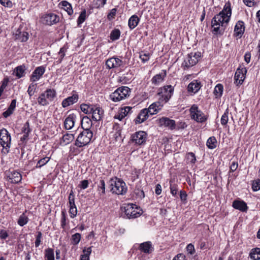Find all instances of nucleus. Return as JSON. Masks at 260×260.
Here are the masks:
<instances>
[{"label": "nucleus", "mask_w": 260, "mask_h": 260, "mask_svg": "<svg viewBox=\"0 0 260 260\" xmlns=\"http://www.w3.org/2000/svg\"><path fill=\"white\" fill-rule=\"evenodd\" d=\"M232 15L231 3L228 2L225 3L223 10L216 14L212 19L211 24L217 23L226 26L229 22Z\"/></svg>", "instance_id": "f257e3e1"}, {"label": "nucleus", "mask_w": 260, "mask_h": 260, "mask_svg": "<svg viewBox=\"0 0 260 260\" xmlns=\"http://www.w3.org/2000/svg\"><path fill=\"white\" fill-rule=\"evenodd\" d=\"M109 188L113 193L118 195H123L127 191V187L125 183L120 179H115L111 178L109 182Z\"/></svg>", "instance_id": "f03ea898"}, {"label": "nucleus", "mask_w": 260, "mask_h": 260, "mask_svg": "<svg viewBox=\"0 0 260 260\" xmlns=\"http://www.w3.org/2000/svg\"><path fill=\"white\" fill-rule=\"evenodd\" d=\"M121 211L124 212V217L131 219L140 216L142 213L136 204H128L121 208Z\"/></svg>", "instance_id": "7ed1b4c3"}, {"label": "nucleus", "mask_w": 260, "mask_h": 260, "mask_svg": "<svg viewBox=\"0 0 260 260\" xmlns=\"http://www.w3.org/2000/svg\"><path fill=\"white\" fill-rule=\"evenodd\" d=\"M131 89L127 86L118 87L110 95V99L114 102H119L129 96Z\"/></svg>", "instance_id": "20e7f679"}, {"label": "nucleus", "mask_w": 260, "mask_h": 260, "mask_svg": "<svg viewBox=\"0 0 260 260\" xmlns=\"http://www.w3.org/2000/svg\"><path fill=\"white\" fill-rule=\"evenodd\" d=\"M93 137L91 131H83L80 133L75 142V145L81 148L89 144Z\"/></svg>", "instance_id": "39448f33"}, {"label": "nucleus", "mask_w": 260, "mask_h": 260, "mask_svg": "<svg viewBox=\"0 0 260 260\" xmlns=\"http://www.w3.org/2000/svg\"><path fill=\"white\" fill-rule=\"evenodd\" d=\"M11 137L10 133L5 128L0 130V144L3 147L2 152L7 154L11 147Z\"/></svg>", "instance_id": "423d86ee"}, {"label": "nucleus", "mask_w": 260, "mask_h": 260, "mask_svg": "<svg viewBox=\"0 0 260 260\" xmlns=\"http://www.w3.org/2000/svg\"><path fill=\"white\" fill-rule=\"evenodd\" d=\"M190 117L191 119L198 122L202 123L207 120V117L202 111L199 109L196 105H193L190 110Z\"/></svg>", "instance_id": "0eeeda50"}, {"label": "nucleus", "mask_w": 260, "mask_h": 260, "mask_svg": "<svg viewBox=\"0 0 260 260\" xmlns=\"http://www.w3.org/2000/svg\"><path fill=\"white\" fill-rule=\"evenodd\" d=\"M159 90L158 95L161 96L159 100L166 103L171 98L174 91V88L171 85H167L160 88Z\"/></svg>", "instance_id": "6e6552de"}, {"label": "nucleus", "mask_w": 260, "mask_h": 260, "mask_svg": "<svg viewBox=\"0 0 260 260\" xmlns=\"http://www.w3.org/2000/svg\"><path fill=\"white\" fill-rule=\"evenodd\" d=\"M247 69L244 67L240 66L236 70L235 74V83L237 85H241L243 83L246 77Z\"/></svg>", "instance_id": "1a4fd4ad"}, {"label": "nucleus", "mask_w": 260, "mask_h": 260, "mask_svg": "<svg viewBox=\"0 0 260 260\" xmlns=\"http://www.w3.org/2000/svg\"><path fill=\"white\" fill-rule=\"evenodd\" d=\"M147 134L144 131H139L134 133L132 136V141L136 144H144L146 141Z\"/></svg>", "instance_id": "9d476101"}, {"label": "nucleus", "mask_w": 260, "mask_h": 260, "mask_svg": "<svg viewBox=\"0 0 260 260\" xmlns=\"http://www.w3.org/2000/svg\"><path fill=\"white\" fill-rule=\"evenodd\" d=\"M8 180L12 183H18L21 181V175L19 172L15 170H9L6 172Z\"/></svg>", "instance_id": "9b49d317"}, {"label": "nucleus", "mask_w": 260, "mask_h": 260, "mask_svg": "<svg viewBox=\"0 0 260 260\" xmlns=\"http://www.w3.org/2000/svg\"><path fill=\"white\" fill-rule=\"evenodd\" d=\"M197 53H190L187 55V58L184 60L182 64L184 67L188 68L195 65L198 61Z\"/></svg>", "instance_id": "f8f14e48"}, {"label": "nucleus", "mask_w": 260, "mask_h": 260, "mask_svg": "<svg viewBox=\"0 0 260 260\" xmlns=\"http://www.w3.org/2000/svg\"><path fill=\"white\" fill-rule=\"evenodd\" d=\"M92 110V118L95 121H99L102 119L104 116V110L100 106L94 105Z\"/></svg>", "instance_id": "ddd939ff"}, {"label": "nucleus", "mask_w": 260, "mask_h": 260, "mask_svg": "<svg viewBox=\"0 0 260 260\" xmlns=\"http://www.w3.org/2000/svg\"><path fill=\"white\" fill-rule=\"evenodd\" d=\"M123 61L117 57H111L107 60L106 65L109 69L116 68L122 66Z\"/></svg>", "instance_id": "4468645a"}, {"label": "nucleus", "mask_w": 260, "mask_h": 260, "mask_svg": "<svg viewBox=\"0 0 260 260\" xmlns=\"http://www.w3.org/2000/svg\"><path fill=\"white\" fill-rule=\"evenodd\" d=\"M21 131L23 135L20 138V141L25 145L29 139V135L31 131L28 121L24 123Z\"/></svg>", "instance_id": "2eb2a0df"}, {"label": "nucleus", "mask_w": 260, "mask_h": 260, "mask_svg": "<svg viewBox=\"0 0 260 260\" xmlns=\"http://www.w3.org/2000/svg\"><path fill=\"white\" fill-rule=\"evenodd\" d=\"M45 68L43 66H40L35 69L30 76V81L35 82L39 80L44 74Z\"/></svg>", "instance_id": "dca6fc26"}, {"label": "nucleus", "mask_w": 260, "mask_h": 260, "mask_svg": "<svg viewBox=\"0 0 260 260\" xmlns=\"http://www.w3.org/2000/svg\"><path fill=\"white\" fill-rule=\"evenodd\" d=\"M159 121L160 125L168 127L172 130L175 128L176 123L174 120L170 119L168 117H162L159 119Z\"/></svg>", "instance_id": "f3484780"}, {"label": "nucleus", "mask_w": 260, "mask_h": 260, "mask_svg": "<svg viewBox=\"0 0 260 260\" xmlns=\"http://www.w3.org/2000/svg\"><path fill=\"white\" fill-rule=\"evenodd\" d=\"M76 117V114H71L66 118L64 121V125L66 129H71L73 128L74 126Z\"/></svg>", "instance_id": "a211bd4d"}, {"label": "nucleus", "mask_w": 260, "mask_h": 260, "mask_svg": "<svg viewBox=\"0 0 260 260\" xmlns=\"http://www.w3.org/2000/svg\"><path fill=\"white\" fill-rule=\"evenodd\" d=\"M78 100V94H75L64 99L61 103L62 106L66 108L76 103Z\"/></svg>", "instance_id": "6ab92c4d"}, {"label": "nucleus", "mask_w": 260, "mask_h": 260, "mask_svg": "<svg viewBox=\"0 0 260 260\" xmlns=\"http://www.w3.org/2000/svg\"><path fill=\"white\" fill-rule=\"evenodd\" d=\"M232 206L242 212H246L248 209L246 203L243 201L235 200L233 202Z\"/></svg>", "instance_id": "aec40b11"}, {"label": "nucleus", "mask_w": 260, "mask_h": 260, "mask_svg": "<svg viewBox=\"0 0 260 260\" xmlns=\"http://www.w3.org/2000/svg\"><path fill=\"white\" fill-rule=\"evenodd\" d=\"M29 35L26 31H21L19 29H18L14 34L15 39L18 40L21 42H24L28 39Z\"/></svg>", "instance_id": "412c9836"}, {"label": "nucleus", "mask_w": 260, "mask_h": 260, "mask_svg": "<svg viewBox=\"0 0 260 260\" xmlns=\"http://www.w3.org/2000/svg\"><path fill=\"white\" fill-rule=\"evenodd\" d=\"M148 117L149 114L148 113L147 109L142 110L135 120L136 124L141 123L144 122Z\"/></svg>", "instance_id": "4be33fe9"}, {"label": "nucleus", "mask_w": 260, "mask_h": 260, "mask_svg": "<svg viewBox=\"0 0 260 260\" xmlns=\"http://www.w3.org/2000/svg\"><path fill=\"white\" fill-rule=\"evenodd\" d=\"M244 31L245 26L244 22L242 21H238L234 28V32L236 36L241 37L244 34Z\"/></svg>", "instance_id": "5701e85b"}, {"label": "nucleus", "mask_w": 260, "mask_h": 260, "mask_svg": "<svg viewBox=\"0 0 260 260\" xmlns=\"http://www.w3.org/2000/svg\"><path fill=\"white\" fill-rule=\"evenodd\" d=\"M81 127L83 131H91L90 129L92 125L91 120L87 116H84L81 121Z\"/></svg>", "instance_id": "b1692460"}, {"label": "nucleus", "mask_w": 260, "mask_h": 260, "mask_svg": "<svg viewBox=\"0 0 260 260\" xmlns=\"http://www.w3.org/2000/svg\"><path fill=\"white\" fill-rule=\"evenodd\" d=\"M161 104L160 102H155L152 104L148 109H147V111H148V113L151 115L156 114L158 110L160 109Z\"/></svg>", "instance_id": "393cba45"}, {"label": "nucleus", "mask_w": 260, "mask_h": 260, "mask_svg": "<svg viewBox=\"0 0 260 260\" xmlns=\"http://www.w3.org/2000/svg\"><path fill=\"white\" fill-rule=\"evenodd\" d=\"M212 27H213L212 32L214 35H222L225 30V26L223 25H219L217 23L212 24Z\"/></svg>", "instance_id": "a878e982"}, {"label": "nucleus", "mask_w": 260, "mask_h": 260, "mask_svg": "<svg viewBox=\"0 0 260 260\" xmlns=\"http://www.w3.org/2000/svg\"><path fill=\"white\" fill-rule=\"evenodd\" d=\"M201 88V83L197 80H194L188 85V90L190 92H197Z\"/></svg>", "instance_id": "bb28decb"}, {"label": "nucleus", "mask_w": 260, "mask_h": 260, "mask_svg": "<svg viewBox=\"0 0 260 260\" xmlns=\"http://www.w3.org/2000/svg\"><path fill=\"white\" fill-rule=\"evenodd\" d=\"M45 18L47 24L48 25H51L53 23H56L58 22L59 20V16L54 14H48Z\"/></svg>", "instance_id": "cd10ccee"}, {"label": "nucleus", "mask_w": 260, "mask_h": 260, "mask_svg": "<svg viewBox=\"0 0 260 260\" xmlns=\"http://www.w3.org/2000/svg\"><path fill=\"white\" fill-rule=\"evenodd\" d=\"M140 21L139 18L136 15L132 16L128 22V25L131 29L135 28L138 24Z\"/></svg>", "instance_id": "c85d7f7f"}, {"label": "nucleus", "mask_w": 260, "mask_h": 260, "mask_svg": "<svg viewBox=\"0 0 260 260\" xmlns=\"http://www.w3.org/2000/svg\"><path fill=\"white\" fill-rule=\"evenodd\" d=\"M166 76V73L165 72L164 74H159L154 76L151 79V82L154 85H158L162 82L164 78Z\"/></svg>", "instance_id": "c756f323"}, {"label": "nucleus", "mask_w": 260, "mask_h": 260, "mask_svg": "<svg viewBox=\"0 0 260 260\" xmlns=\"http://www.w3.org/2000/svg\"><path fill=\"white\" fill-rule=\"evenodd\" d=\"M61 5L62 8L67 12L69 15H72L73 13V10L71 5L66 1H63L59 4Z\"/></svg>", "instance_id": "7c9ffc66"}, {"label": "nucleus", "mask_w": 260, "mask_h": 260, "mask_svg": "<svg viewBox=\"0 0 260 260\" xmlns=\"http://www.w3.org/2000/svg\"><path fill=\"white\" fill-rule=\"evenodd\" d=\"M249 256L253 260L260 259V248H255L252 249L250 252Z\"/></svg>", "instance_id": "2f4dec72"}, {"label": "nucleus", "mask_w": 260, "mask_h": 260, "mask_svg": "<svg viewBox=\"0 0 260 260\" xmlns=\"http://www.w3.org/2000/svg\"><path fill=\"white\" fill-rule=\"evenodd\" d=\"M98 191L100 196H104L105 194V182L103 179H100L98 183Z\"/></svg>", "instance_id": "473e14b6"}, {"label": "nucleus", "mask_w": 260, "mask_h": 260, "mask_svg": "<svg viewBox=\"0 0 260 260\" xmlns=\"http://www.w3.org/2000/svg\"><path fill=\"white\" fill-rule=\"evenodd\" d=\"M25 70V67L24 65L19 66L16 67L14 70L16 76L18 78H20L24 76V72Z\"/></svg>", "instance_id": "72a5a7b5"}, {"label": "nucleus", "mask_w": 260, "mask_h": 260, "mask_svg": "<svg viewBox=\"0 0 260 260\" xmlns=\"http://www.w3.org/2000/svg\"><path fill=\"white\" fill-rule=\"evenodd\" d=\"M151 247V244L150 242H144L140 245V249L142 251L147 253H150Z\"/></svg>", "instance_id": "f704fd0d"}, {"label": "nucleus", "mask_w": 260, "mask_h": 260, "mask_svg": "<svg viewBox=\"0 0 260 260\" xmlns=\"http://www.w3.org/2000/svg\"><path fill=\"white\" fill-rule=\"evenodd\" d=\"M94 105L82 104L80 106L81 110L85 114L91 113Z\"/></svg>", "instance_id": "c9c22d12"}, {"label": "nucleus", "mask_w": 260, "mask_h": 260, "mask_svg": "<svg viewBox=\"0 0 260 260\" xmlns=\"http://www.w3.org/2000/svg\"><path fill=\"white\" fill-rule=\"evenodd\" d=\"M45 258L46 260H54V253L53 249L48 248L45 249Z\"/></svg>", "instance_id": "e433bc0d"}, {"label": "nucleus", "mask_w": 260, "mask_h": 260, "mask_svg": "<svg viewBox=\"0 0 260 260\" xmlns=\"http://www.w3.org/2000/svg\"><path fill=\"white\" fill-rule=\"evenodd\" d=\"M217 144V140L214 137H210L207 141V146L210 149L216 148Z\"/></svg>", "instance_id": "4c0bfd02"}, {"label": "nucleus", "mask_w": 260, "mask_h": 260, "mask_svg": "<svg viewBox=\"0 0 260 260\" xmlns=\"http://www.w3.org/2000/svg\"><path fill=\"white\" fill-rule=\"evenodd\" d=\"M44 93H45V96L49 101H52L56 96V92L53 89H47Z\"/></svg>", "instance_id": "58836bf2"}, {"label": "nucleus", "mask_w": 260, "mask_h": 260, "mask_svg": "<svg viewBox=\"0 0 260 260\" xmlns=\"http://www.w3.org/2000/svg\"><path fill=\"white\" fill-rule=\"evenodd\" d=\"M223 86L221 84H218L215 87L214 90V94L216 98L220 97L223 92Z\"/></svg>", "instance_id": "ea45409f"}, {"label": "nucleus", "mask_w": 260, "mask_h": 260, "mask_svg": "<svg viewBox=\"0 0 260 260\" xmlns=\"http://www.w3.org/2000/svg\"><path fill=\"white\" fill-rule=\"evenodd\" d=\"M74 139V135L72 134L67 133L64 134L62 138V140L64 143L66 144H69Z\"/></svg>", "instance_id": "a19ab883"}, {"label": "nucleus", "mask_w": 260, "mask_h": 260, "mask_svg": "<svg viewBox=\"0 0 260 260\" xmlns=\"http://www.w3.org/2000/svg\"><path fill=\"white\" fill-rule=\"evenodd\" d=\"M38 102L39 105L46 106L49 104L48 100L45 96V93H42L38 99Z\"/></svg>", "instance_id": "79ce46f5"}, {"label": "nucleus", "mask_w": 260, "mask_h": 260, "mask_svg": "<svg viewBox=\"0 0 260 260\" xmlns=\"http://www.w3.org/2000/svg\"><path fill=\"white\" fill-rule=\"evenodd\" d=\"M120 36V31L118 29H113L110 34V39L112 41L118 40Z\"/></svg>", "instance_id": "37998d69"}, {"label": "nucleus", "mask_w": 260, "mask_h": 260, "mask_svg": "<svg viewBox=\"0 0 260 260\" xmlns=\"http://www.w3.org/2000/svg\"><path fill=\"white\" fill-rule=\"evenodd\" d=\"M28 217L26 215H25L24 214H22L19 217V219L18 220V224L20 226H22L25 225L28 222Z\"/></svg>", "instance_id": "c03bdc74"}, {"label": "nucleus", "mask_w": 260, "mask_h": 260, "mask_svg": "<svg viewBox=\"0 0 260 260\" xmlns=\"http://www.w3.org/2000/svg\"><path fill=\"white\" fill-rule=\"evenodd\" d=\"M81 235L79 233H76L72 236L71 243L73 245H77L81 240Z\"/></svg>", "instance_id": "a18cd8bd"}, {"label": "nucleus", "mask_w": 260, "mask_h": 260, "mask_svg": "<svg viewBox=\"0 0 260 260\" xmlns=\"http://www.w3.org/2000/svg\"><path fill=\"white\" fill-rule=\"evenodd\" d=\"M50 160V157H45L43 158L40 159L36 165V168H41L42 166L46 165Z\"/></svg>", "instance_id": "49530a36"}, {"label": "nucleus", "mask_w": 260, "mask_h": 260, "mask_svg": "<svg viewBox=\"0 0 260 260\" xmlns=\"http://www.w3.org/2000/svg\"><path fill=\"white\" fill-rule=\"evenodd\" d=\"M186 159L190 163L194 164L196 161L195 154L193 152H189L186 154Z\"/></svg>", "instance_id": "de8ad7c7"}, {"label": "nucleus", "mask_w": 260, "mask_h": 260, "mask_svg": "<svg viewBox=\"0 0 260 260\" xmlns=\"http://www.w3.org/2000/svg\"><path fill=\"white\" fill-rule=\"evenodd\" d=\"M229 111L228 109H226L225 112L222 115L221 118V123L222 125H224L227 124L229 118H228Z\"/></svg>", "instance_id": "09e8293b"}, {"label": "nucleus", "mask_w": 260, "mask_h": 260, "mask_svg": "<svg viewBox=\"0 0 260 260\" xmlns=\"http://www.w3.org/2000/svg\"><path fill=\"white\" fill-rule=\"evenodd\" d=\"M69 207H73L76 206L75 204V197L74 194V192L72 190H71L69 196Z\"/></svg>", "instance_id": "8fccbe9b"}, {"label": "nucleus", "mask_w": 260, "mask_h": 260, "mask_svg": "<svg viewBox=\"0 0 260 260\" xmlns=\"http://www.w3.org/2000/svg\"><path fill=\"white\" fill-rule=\"evenodd\" d=\"M67 224V217L66 213L64 210L61 212V226L62 229H64Z\"/></svg>", "instance_id": "3c124183"}, {"label": "nucleus", "mask_w": 260, "mask_h": 260, "mask_svg": "<svg viewBox=\"0 0 260 260\" xmlns=\"http://www.w3.org/2000/svg\"><path fill=\"white\" fill-rule=\"evenodd\" d=\"M86 19V10L84 9L81 13L79 15V17L78 19V24L82 23Z\"/></svg>", "instance_id": "603ef678"}, {"label": "nucleus", "mask_w": 260, "mask_h": 260, "mask_svg": "<svg viewBox=\"0 0 260 260\" xmlns=\"http://www.w3.org/2000/svg\"><path fill=\"white\" fill-rule=\"evenodd\" d=\"M170 188L171 193L173 196H176L178 191V186L176 184H172L171 181L170 182Z\"/></svg>", "instance_id": "864d4df0"}, {"label": "nucleus", "mask_w": 260, "mask_h": 260, "mask_svg": "<svg viewBox=\"0 0 260 260\" xmlns=\"http://www.w3.org/2000/svg\"><path fill=\"white\" fill-rule=\"evenodd\" d=\"M132 107H124V108H121L120 112L123 115L126 116L132 112Z\"/></svg>", "instance_id": "5fc2aeb1"}, {"label": "nucleus", "mask_w": 260, "mask_h": 260, "mask_svg": "<svg viewBox=\"0 0 260 260\" xmlns=\"http://www.w3.org/2000/svg\"><path fill=\"white\" fill-rule=\"evenodd\" d=\"M107 0H94L93 5L94 7L99 8L103 7L106 3Z\"/></svg>", "instance_id": "6e6d98bb"}, {"label": "nucleus", "mask_w": 260, "mask_h": 260, "mask_svg": "<svg viewBox=\"0 0 260 260\" xmlns=\"http://www.w3.org/2000/svg\"><path fill=\"white\" fill-rule=\"evenodd\" d=\"M69 213L71 218H73L76 216L77 214V209L76 206L70 207Z\"/></svg>", "instance_id": "4d7b16f0"}, {"label": "nucleus", "mask_w": 260, "mask_h": 260, "mask_svg": "<svg viewBox=\"0 0 260 260\" xmlns=\"http://www.w3.org/2000/svg\"><path fill=\"white\" fill-rule=\"evenodd\" d=\"M140 58L143 62L147 61L150 58V55L149 53H145L141 52L140 54Z\"/></svg>", "instance_id": "13d9d810"}, {"label": "nucleus", "mask_w": 260, "mask_h": 260, "mask_svg": "<svg viewBox=\"0 0 260 260\" xmlns=\"http://www.w3.org/2000/svg\"><path fill=\"white\" fill-rule=\"evenodd\" d=\"M42 237V233L41 232H38L37 233V235L36 236V241H35V246L36 247H39V246L40 245L41 242V240Z\"/></svg>", "instance_id": "bf43d9fd"}, {"label": "nucleus", "mask_w": 260, "mask_h": 260, "mask_svg": "<svg viewBox=\"0 0 260 260\" xmlns=\"http://www.w3.org/2000/svg\"><path fill=\"white\" fill-rule=\"evenodd\" d=\"M36 84H31L27 90L28 93L30 97H31L32 95L34 94L35 90L36 89Z\"/></svg>", "instance_id": "052dcab7"}, {"label": "nucleus", "mask_w": 260, "mask_h": 260, "mask_svg": "<svg viewBox=\"0 0 260 260\" xmlns=\"http://www.w3.org/2000/svg\"><path fill=\"white\" fill-rule=\"evenodd\" d=\"M252 189L254 191H257L260 189V180L253 182L252 183Z\"/></svg>", "instance_id": "680f3d73"}, {"label": "nucleus", "mask_w": 260, "mask_h": 260, "mask_svg": "<svg viewBox=\"0 0 260 260\" xmlns=\"http://www.w3.org/2000/svg\"><path fill=\"white\" fill-rule=\"evenodd\" d=\"M117 10L116 8L112 9L108 15V19L109 20H111L113 18H114L116 13Z\"/></svg>", "instance_id": "e2e57ef3"}, {"label": "nucleus", "mask_w": 260, "mask_h": 260, "mask_svg": "<svg viewBox=\"0 0 260 260\" xmlns=\"http://www.w3.org/2000/svg\"><path fill=\"white\" fill-rule=\"evenodd\" d=\"M65 49L63 47H62L60 48L59 54L60 55V58L58 59V60L57 61L58 63H61L62 61V59L65 56Z\"/></svg>", "instance_id": "0e129e2a"}, {"label": "nucleus", "mask_w": 260, "mask_h": 260, "mask_svg": "<svg viewBox=\"0 0 260 260\" xmlns=\"http://www.w3.org/2000/svg\"><path fill=\"white\" fill-rule=\"evenodd\" d=\"M88 184L89 182L87 180H84L81 182V183L79 186L81 189H85L87 188Z\"/></svg>", "instance_id": "69168bd1"}, {"label": "nucleus", "mask_w": 260, "mask_h": 260, "mask_svg": "<svg viewBox=\"0 0 260 260\" xmlns=\"http://www.w3.org/2000/svg\"><path fill=\"white\" fill-rule=\"evenodd\" d=\"M187 251L190 254H192L194 252V247L192 244H189L186 247Z\"/></svg>", "instance_id": "338daca9"}, {"label": "nucleus", "mask_w": 260, "mask_h": 260, "mask_svg": "<svg viewBox=\"0 0 260 260\" xmlns=\"http://www.w3.org/2000/svg\"><path fill=\"white\" fill-rule=\"evenodd\" d=\"M173 260H186V259L183 254L180 253L175 256Z\"/></svg>", "instance_id": "774afa93"}]
</instances>
